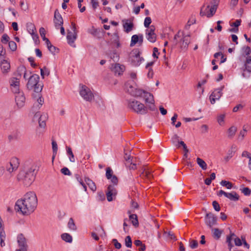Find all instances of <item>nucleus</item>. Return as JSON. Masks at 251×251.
<instances>
[{
  "label": "nucleus",
  "instance_id": "338daca9",
  "mask_svg": "<svg viewBox=\"0 0 251 251\" xmlns=\"http://www.w3.org/2000/svg\"><path fill=\"white\" fill-rule=\"evenodd\" d=\"M241 20H236L235 22L230 24V26H235L237 28L241 25Z\"/></svg>",
  "mask_w": 251,
  "mask_h": 251
},
{
  "label": "nucleus",
  "instance_id": "ddd939ff",
  "mask_svg": "<svg viewBox=\"0 0 251 251\" xmlns=\"http://www.w3.org/2000/svg\"><path fill=\"white\" fill-rule=\"evenodd\" d=\"M224 87L225 86L224 85L222 86L220 88L215 89L211 93L209 98L211 104H214L216 100H218L220 99L223 95L222 91Z\"/></svg>",
  "mask_w": 251,
  "mask_h": 251
},
{
  "label": "nucleus",
  "instance_id": "37998d69",
  "mask_svg": "<svg viewBox=\"0 0 251 251\" xmlns=\"http://www.w3.org/2000/svg\"><path fill=\"white\" fill-rule=\"evenodd\" d=\"M138 41H139V36H138V35H136V34L133 35L131 37V42H130V47H133L136 44L138 43Z\"/></svg>",
  "mask_w": 251,
  "mask_h": 251
},
{
  "label": "nucleus",
  "instance_id": "e2e57ef3",
  "mask_svg": "<svg viewBox=\"0 0 251 251\" xmlns=\"http://www.w3.org/2000/svg\"><path fill=\"white\" fill-rule=\"evenodd\" d=\"M30 34L31 35L32 39L34 41L35 43L36 44L38 43L39 40V36H38L37 33L35 32H34L33 33H31Z\"/></svg>",
  "mask_w": 251,
  "mask_h": 251
},
{
  "label": "nucleus",
  "instance_id": "4d7b16f0",
  "mask_svg": "<svg viewBox=\"0 0 251 251\" xmlns=\"http://www.w3.org/2000/svg\"><path fill=\"white\" fill-rule=\"evenodd\" d=\"M97 199L99 201H102L105 200V195L102 192L98 193Z\"/></svg>",
  "mask_w": 251,
  "mask_h": 251
},
{
  "label": "nucleus",
  "instance_id": "680f3d73",
  "mask_svg": "<svg viewBox=\"0 0 251 251\" xmlns=\"http://www.w3.org/2000/svg\"><path fill=\"white\" fill-rule=\"evenodd\" d=\"M9 36L7 34H4L2 36L1 41L4 44H6L9 41Z\"/></svg>",
  "mask_w": 251,
  "mask_h": 251
},
{
  "label": "nucleus",
  "instance_id": "412c9836",
  "mask_svg": "<svg viewBox=\"0 0 251 251\" xmlns=\"http://www.w3.org/2000/svg\"><path fill=\"white\" fill-rule=\"evenodd\" d=\"M15 96V101L16 102L17 105L19 107H22L24 106L25 98L23 92H19L17 93Z\"/></svg>",
  "mask_w": 251,
  "mask_h": 251
},
{
  "label": "nucleus",
  "instance_id": "5fc2aeb1",
  "mask_svg": "<svg viewBox=\"0 0 251 251\" xmlns=\"http://www.w3.org/2000/svg\"><path fill=\"white\" fill-rule=\"evenodd\" d=\"M9 47L12 51H15L17 49L16 44L13 41L9 42Z\"/></svg>",
  "mask_w": 251,
  "mask_h": 251
},
{
  "label": "nucleus",
  "instance_id": "c756f323",
  "mask_svg": "<svg viewBox=\"0 0 251 251\" xmlns=\"http://www.w3.org/2000/svg\"><path fill=\"white\" fill-rule=\"evenodd\" d=\"M197 164L203 170H205L207 169V164L202 159L198 157L197 158Z\"/></svg>",
  "mask_w": 251,
  "mask_h": 251
},
{
  "label": "nucleus",
  "instance_id": "4be33fe9",
  "mask_svg": "<svg viewBox=\"0 0 251 251\" xmlns=\"http://www.w3.org/2000/svg\"><path fill=\"white\" fill-rule=\"evenodd\" d=\"M53 21L56 28H58L60 25H62L63 24V18L57 9H56L54 12Z\"/></svg>",
  "mask_w": 251,
  "mask_h": 251
},
{
  "label": "nucleus",
  "instance_id": "c9c22d12",
  "mask_svg": "<svg viewBox=\"0 0 251 251\" xmlns=\"http://www.w3.org/2000/svg\"><path fill=\"white\" fill-rule=\"evenodd\" d=\"M67 153L70 155L69 160L72 162L75 161V156L73 153L71 148L70 147H67Z\"/></svg>",
  "mask_w": 251,
  "mask_h": 251
},
{
  "label": "nucleus",
  "instance_id": "f257e3e1",
  "mask_svg": "<svg viewBox=\"0 0 251 251\" xmlns=\"http://www.w3.org/2000/svg\"><path fill=\"white\" fill-rule=\"evenodd\" d=\"M37 198L34 192L26 193L21 199L18 200L15 205V209L23 215H29L33 213L37 207Z\"/></svg>",
  "mask_w": 251,
  "mask_h": 251
},
{
  "label": "nucleus",
  "instance_id": "393cba45",
  "mask_svg": "<svg viewBox=\"0 0 251 251\" xmlns=\"http://www.w3.org/2000/svg\"><path fill=\"white\" fill-rule=\"evenodd\" d=\"M84 180L87 185L92 191L94 192L96 190V185L91 179L89 177H85Z\"/></svg>",
  "mask_w": 251,
  "mask_h": 251
},
{
  "label": "nucleus",
  "instance_id": "58836bf2",
  "mask_svg": "<svg viewBox=\"0 0 251 251\" xmlns=\"http://www.w3.org/2000/svg\"><path fill=\"white\" fill-rule=\"evenodd\" d=\"M141 176L143 178H146L148 180H151V179L152 177V175L151 174V172L149 171H144L142 172L141 175Z\"/></svg>",
  "mask_w": 251,
  "mask_h": 251
},
{
  "label": "nucleus",
  "instance_id": "e433bc0d",
  "mask_svg": "<svg viewBox=\"0 0 251 251\" xmlns=\"http://www.w3.org/2000/svg\"><path fill=\"white\" fill-rule=\"evenodd\" d=\"M109 56L114 62H118L119 60V55L115 51L110 53Z\"/></svg>",
  "mask_w": 251,
  "mask_h": 251
},
{
  "label": "nucleus",
  "instance_id": "6e6d98bb",
  "mask_svg": "<svg viewBox=\"0 0 251 251\" xmlns=\"http://www.w3.org/2000/svg\"><path fill=\"white\" fill-rule=\"evenodd\" d=\"M151 18L149 17H147L144 20V26L145 27H149L150 25L151 24Z\"/></svg>",
  "mask_w": 251,
  "mask_h": 251
},
{
  "label": "nucleus",
  "instance_id": "79ce46f5",
  "mask_svg": "<svg viewBox=\"0 0 251 251\" xmlns=\"http://www.w3.org/2000/svg\"><path fill=\"white\" fill-rule=\"evenodd\" d=\"M41 75L42 78L43 79L45 75L48 76L50 75L49 70L46 67L40 69Z\"/></svg>",
  "mask_w": 251,
  "mask_h": 251
},
{
  "label": "nucleus",
  "instance_id": "f8f14e48",
  "mask_svg": "<svg viewBox=\"0 0 251 251\" xmlns=\"http://www.w3.org/2000/svg\"><path fill=\"white\" fill-rule=\"evenodd\" d=\"M19 166V159L16 157H14L11 159L9 164L6 166V171L11 175V173L18 168Z\"/></svg>",
  "mask_w": 251,
  "mask_h": 251
},
{
  "label": "nucleus",
  "instance_id": "052dcab7",
  "mask_svg": "<svg viewBox=\"0 0 251 251\" xmlns=\"http://www.w3.org/2000/svg\"><path fill=\"white\" fill-rule=\"evenodd\" d=\"M18 136V134L17 132L15 133L10 134L8 136V139L10 141L17 139Z\"/></svg>",
  "mask_w": 251,
  "mask_h": 251
},
{
  "label": "nucleus",
  "instance_id": "2f4dec72",
  "mask_svg": "<svg viewBox=\"0 0 251 251\" xmlns=\"http://www.w3.org/2000/svg\"><path fill=\"white\" fill-rule=\"evenodd\" d=\"M26 28L29 34L35 32V31L36 30V27L34 25L31 23H27Z\"/></svg>",
  "mask_w": 251,
  "mask_h": 251
},
{
  "label": "nucleus",
  "instance_id": "13d9d810",
  "mask_svg": "<svg viewBox=\"0 0 251 251\" xmlns=\"http://www.w3.org/2000/svg\"><path fill=\"white\" fill-rule=\"evenodd\" d=\"M37 94H38V98L37 99V104H38L37 106H39V105H40V106H41L44 103V99L40 96V93H38Z\"/></svg>",
  "mask_w": 251,
  "mask_h": 251
},
{
  "label": "nucleus",
  "instance_id": "0eeeda50",
  "mask_svg": "<svg viewBox=\"0 0 251 251\" xmlns=\"http://www.w3.org/2000/svg\"><path fill=\"white\" fill-rule=\"evenodd\" d=\"M180 33V31H179L175 35L174 38L175 41H176L177 38L180 37L179 35ZM181 34L182 38L180 41V48L182 50H187L188 45L190 43V35H185L183 32H181Z\"/></svg>",
  "mask_w": 251,
  "mask_h": 251
},
{
  "label": "nucleus",
  "instance_id": "423d86ee",
  "mask_svg": "<svg viewBox=\"0 0 251 251\" xmlns=\"http://www.w3.org/2000/svg\"><path fill=\"white\" fill-rule=\"evenodd\" d=\"M141 54V52L139 49H134L130 52L128 60L132 66H139L144 61Z\"/></svg>",
  "mask_w": 251,
  "mask_h": 251
},
{
  "label": "nucleus",
  "instance_id": "a878e982",
  "mask_svg": "<svg viewBox=\"0 0 251 251\" xmlns=\"http://www.w3.org/2000/svg\"><path fill=\"white\" fill-rule=\"evenodd\" d=\"M124 67L121 66L119 64H115L114 67L113 68V71L116 75H120L124 71Z\"/></svg>",
  "mask_w": 251,
  "mask_h": 251
},
{
  "label": "nucleus",
  "instance_id": "de8ad7c7",
  "mask_svg": "<svg viewBox=\"0 0 251 251\" xmlns=\"http://www.w3.org/2000/svg\"><path fill=\"white\" fill-rule=\"evenodd\" d=\"M125 245L127 248H131L132 246V241L131 237L127 236L125 239Z\"/></svg>",
  "mask_w": 251,
  "mask_h": 251
},
{
  "label": "nucleus",
  "instance_id": "603ef678",
  "mask_svg": "<svg viewBox=\"0 0 251 251\" xmlns=\"http://www.w3.org/2000/svg\"><path fill=\"white\" fill-rule=\"evenodd\" d=\"M241 192L245 196H250L251 194V190L248 187H245L242 189H241Z\"/></svg>",
  "mask_w": 251,
  "mask_h": 251
},
{
  "label": "nucleus",
  "instance_id": "3c124183",
  "mask_svg": "<svg viewBox=\"0 0 251 251\" xmlns=\"http://www.w3.org/2000/svg\"><path fill=\"white\" fill-rule=\"evenodd\" d=\"M189 246L192 249L197 248L198 246V243L197 241L195 240H191L190 241Z\"/></svg>",
  "mask_w": 251,
  "mask_h": 251
},
{
  "label": "nucleus",
  "instance_id": "ea45409f",
  "mask_svg": "<svg viewBox=\"0 0 251 251\" xmlns=\"http://www.w3.org/2000/svg\"><path fill=\"white\" fill-rule=\"evenodd\" d=\"M234 153L232 150H228L227 155L224 157V160L226 163H227L233 156Z\"/></svg>",
  "mask_w": 251,
  "mask_h": 251
},
{
  "label": "nucleus",
  "instance_id": "c03bdc74",
  "mask_svg": "<svg viewBox=\"0 0 251 251\" xmlns=\"http://www.w3.org/2000/svg\"><path fill=\"white\" fill-rule=\"evenodd\" d=\"M217 7L216 6V5H212L210 9V13H208L207 15V17L208 18H210L213 16V15L215 13L216 10H217Z\"/></svg>",
  "mask_w": 251,
  "mask_h": 251
},
{
  "label": "nucleus",
  "instance_id": "f03ea898",
  "mask_svg": "<svg viewBox=\"0 0 251 251\" xmlns=\"http://www.w3.org/2000/svg\"><path fill=\"white\" fill-rule=\"evenodd\" d=\"M134 80H129L126 84L127 92L132 96L136 98H143L146 103L150 104L148 108L151 111L155 110L154 100L152 94L144 91L142 89H138L134 86Z\"/></svg>",
  "mask_w": 251,
  "mask_h": 251
},
{
  "label": "nucleus",
  "instance_id": "09e8293b",
  "mask_svg": "<svg viewBox=\"0 0 251 251\" xmlns=\"http://www.w3.org/2000/svg\"><path fill=\"white\" fill-rule=\"evenodd\" d=\"M225 117V114H221L219 115L217 118V121L219 125L222 126L224 124V119Z\"/></svg>",
  "mask_w": 251,
  "mask_h": 251
},
{
  "label": "nucleus",
  "instance_id": "aec40b11",
  "mask_svg": "<svg viewBox=\"0 0 251 251\" xmlns=\"http://www.w3.org/2000/svg\"><path fill=\"white\" fill-rule=\"evenodd\" d=\"M122 23L124 31L128 33L132 30L134 25L131 19H124L122 20Z\"/></svg>",
  "mask_w": 251,
  "mask_h": 251
},
{
  "label": "nucleus",
  "instance_id": "dca6fc26",
  "mask_svg": "<svg viewBox=\"0 0 251 251\" xmlns=\"http://www.w3.org/2000/svg\"><path fill=\"white\" fill-rule=\"evenodd\" d=\"M217 218L212 213H207L205 217V223L209 227H212L216 224Z\"/></svg>",
  "mask_w": 251,
  "mask_h": 251
},
{
  "label": "nucleus",
  "instance_id": "39448f33",
  "mask_svg": "<svg viewBox=\"0 0 251 251\" xmlns=\"http://www.w3.org/2000/svg\"><path fill=\"white\" fill-rule=\"evenodd\" d=\"M39 76L37 74L31 75L26 84L27 88L28 90H33L37 93H40L42 90L43 85L39 83Z\"/></svg>",
  "mask_w": 251,
  "mask_h": 251
},
{
  "label": "nucleus",
  "instance_id": "5701e85b",
  "mask_svg": "<svg viewBox=\"0 0 251 251\" xmlns=\"http://www.w3.org/2000/svg\"><path fill=\"white\" fill-rule=\"evenodd\" d=\"M77 38V33H73L71 31L68 30L67 39L68 43L72 47L75 48V41Z\"/></svg>",
  "mask_w": 251,
  "mask_h": 251
},
{
  "label": "nucleus",
  "instance_id": "4c0bfd02",
  "mask_svg": "<svg viewBox=\"0 0 251 251\" xmlns=\"http://www.w3.org/2000/svg\"><path fill=\"white\" fill-rule=\"evenodd\" d=\"M39 32L41 37L42 38V39L45 41L46 44L48 42H49L50 40L45 36L46 31L44 27H42L40 28Z\"/></svg>",
  "mask_w": 251,
  "mask_h": 251
},
{
  "label": "nucleus",
  "instance_id": "473e14b6",
  "mask_svg": "<svg viewBox=\"0 0 251 251\" xmlns=\"http://www.w3.org/2000/svg\"><path fill=\"white\" fill-rule=\"evenodd\" d=\"M237 131V128L235 126H232L230 127L227 131L228 137L230 138H232L235 134Z\"/></svg>",
  "mask_w": 251,
  "mask_h": 251
},
{
  "label": "nucleus",
  "instance_id": "864d4df0",
  "mask_svg": "<svg viewBox=\"0 0 251 251\" xmlns=\"http://www.w3.org/2000/svg\"><path fill=\"white\" fill-rule=\"evenodd\" d=\"M179 136L177 134H174L171 139L172 143L176 146L179 142Z\"/></svg>",
  "mask_w": 251,
  "mask_h": 251
},
{
  "label": "nucleus",
  "instance_id": "9b49d317",
  "mask_svg": "<svg viewBox=\"0 0 251 251\" xmlns=\"http://www.w3.org/2000/svg\"><path fill=\"white\" fill-rule=\"evenodd\" d=\"M219 197L224 195L225 197L229 200L233 201H236L239 200V196L235 191H232L230 193L226 192L222 190H220L217 193Z\"/></svg>",
  "mask_w": 251,
  "mask_h": 251
},
{
  "label": "nucleus",
  "instance_id": "4468645a",
  "mask_svg": "<svg viewBox=\"0 0 251 251\" xmlns=\"http://www.w3.org/2000/svg\"><path fill=\"white\" fill-rule=\"evenodd\" d=\"M117 191L113 185H109L107 187L106 195L108 201H111L115 199Z\"/></svg>",
  "mask_w": 251,
  "mask_h": 251
},
{
  "label": "nucleus",
  "instance_id": "20e7f679",
  "mask_svg": "<svg viewBox=\"0 0 251 251\" xmlns=\"http://www.w3.org/2000/svg\"><path fill=\"white\" fill-rule=\"evenodd\" d=\"M127 107L137 114H145L148 112V108L145 105L134 99L127 101Z\"/></svg>",
  "mask_w": 251,
  "mask_h": 251
},
{
  "label": "nucleus",
  "instance_id": "774afa93",
  "mask_svg": "<svg viewBox=\"0 0 251 251\" xmlns=\"http://www.w3.org/2000/svg\"><path fill=\"white\" fill-rule=\"evenodd\" d=\"M91 3L94 9H95L99 6V2L97 0H91Z\"/></svg>",
  "mask_w": 251,
  "mask_h": 251
},
{
  "label": "nucleus",
  "instance_id": "2eb2a0df",
  "mask_svg": "<svg viewBox=\"0 0 251 251\" xmlns=\"http://www.w3.org/2000/svg\"><path fill=\"white\" fill-rule=\"evenodd\" d=\"M10 88L14 94L19 92L20 91V80L16 77H11L9 79Z\"/></svg>",
  "mask_w": 251,
  "mask_h": 251
},
{
  "label": "nucleus",
  "instance_id": "7ed1b4c3",
  "mask_svg": "<svg viewBox=\"0 0 251 251\" xmlns=\"http://www.w3.org/2000/svg\"><path fill=\"white\" fill-rule=\"evenodd\" d=\"M36 166L31 165L29 168H25L21 170L17 176L19 181H22L25 186H30L35 180Z\"/></svg>",
  "mask_w": 251,
  "mask_h": 251
},
{
  "label": "nucleus",
  "instance_id": "bf43d9fd",
  "mask_svg": "<svg viewBox=\"0 0 251 251\" xmlns=\"http://www.w3.org/2000/svg\"><path fill=\"white\" fill-rule=\"evenodd\" d=\"M212 205L213 206L214 209L216 211H219L220 210V206L219 204L217 201H214L212 202Z\"/></svg>",
  "mask_w": 251,
  "mask_h": 251
},
{
  "label": "nucleus",
  "instance_id": "0e129e2a",
  "mask_svg": "<svg viewBox=\"0 0 251 251\" xmlns=\"http://www.w3.org/2000/svg\"><path fill=\"white\" fill-rule=\"evenodd\" d=\"M112 242L114 244V246L116 249H120L121 248V247H122L121 244L118 242L117 239H113Z\"/></svg>",
  "mask_w": 251,
  "mask_h": 251
},
{
  "label": "nucleus",
  "instance_id": "c85d7f7f",
  "mask_svg": "<svg viewBox=\"0 0 251 251\" xmlns=\"http://www.w3.org/2000/svg\"><path fill=\"white\" fill-rule=\"evenodd\" d=\"M46 45L48 50L50 52H51V53L54 54L56 52H58V49L55 46L52 45L50 41L47 43Z\"/></svg>",
  "mask_w": 251,
  "mask_h": 251
},
{
  "label": "nucleus",
  "instance_id": "bb28decb",
  "mask_svg": "<svg viewBox=\"0 0 251 251\" xmlns=\"http://www.w3.org/2000/svg\"><path fill=\"white\" fill-rule=\"evenodd\" d=\"M61 239L66 242L71 243L73 241L72 236L69 233H64L61 235Z\"/></svg>",
  "mask_w": 251,
  "mask_h": 251
},
{
  "label": "nucleus",
  "instance_id": "f704fd0d",
  "mask_svg": "<svg viewBox=\"0 0 251 251\" xmlns=\"http://www.w3.org/2000/svg\"><path fill=\"white\" fill-rule=\"evenodd\" d=\"M51 144H52V151H53L52 159V160H53L57 154L58 148H57V143L55 141H52Z\"/></svg>",
  "mask_w": 251,
  "mask_h": 251
},
{
  "label": "nucleus",
  "instance_id": "9d476101",
  "mask_svg": "<svg viewBox=\"0 0 251 251\" xmlns=\"http://www.w3.org/2000/svg\"><path fill=\"white\" fill-rule=\"evenodd\" d=\"M124 159L126 161L125 165L130 170H135L137 169V159L135 157H131L127 153L125 154Z\"/></svg>",
  "mask_w": 251,
  "mask_h": 251
},
{
  "label": "nucleus",
  "instance_id": "7c9ffc66",
  "mask_svg": "<svg viewBox=\"0 0 251 251\" xmlns=\"http://www.w3.org/2000/svg\"><path fill=\"white\" fill-rule=\"evenodd\" d=\"M68 227L70 230L74 231L76 230V226H75V222L72 218H70L69 219L68 223Z\"/></svg>",
  "mask_w": 251,
  "mask_h": 251
},
{
  "label": "nucleus",
  "instance_id": "69168bd1",
  "mask_svg": "<svg viewBox=\"0 0 251 251\" xmlns=\"http://www.w3.org/2000/svg\"><path fill=\"white\" fill-rule=\"evenodd\" d=\"M164 234H167V236L169 237L170 238V239H171L175 240H176L175 235L171 231L165 232Z\"/></svg>",
  "mask_w": 251,
  "mask_h": 251
},
{
  "label": "nucleus",
  "instance_id": "cd10ccee",
  "mask_svg": "<svg viewBox=\"0 0 251 251\" xmlns=\"http://www.w3.org/2000/svg\"><path fill=\"white\" fill-rule=\"evenodd\" d=\"M129 220L131 221L132 225L135 226H138L139 225V222L138 220V217L136 214H130L129 216Z\"/></svg>",
  "mask_w": 251,
  "mask_h": 251
},
{
  "label": "nucleus",
  "instance_id": "b1692460",
  "mask_svg": "<svg viewBox=\"0 0 251 251\" xmlns=\"http://www.w3.org/2000/svg\"><path fill=\"white\" fill-rule=\"evenodd\" d=\"M0 69L2 74L6 75L10 70V65L9 62L5 59L0 61Z\"/></svg>",
  "mask_w": 251,
  "mask_h": 251
},
{
  "label": "nucleus",
  "instance_id": "a19ab883",
  "mask_svg": "<svg viewBox=\"0 0 251 251\" xmlns=\"http://www.w3.org/2000/svg\"><path fill=\"white\" fill-rule=\"evenodd\" d=\"M220 184L223 186H225L228 189H230L233 187V184L228 181L226 180H222L220 182Z\"/></svg>",
  "mask_w": 251,
  "mask_h": 251
},
{
  "label": "nucleus",
  "instance_id": "a211bd4d",
  "mask_svg": "<svg viewBox=\"0 0 251 251\" xmlns=\"http://www.w3.org/2000/svg\"><path fill=\"white\" fill-rule=\"evenodd\" d=\"M35 120L36 119L38 120L39 126L41 127H45L46 126V121L48 119V115L47 114H43L40 115V113L36 112L33 118Z\"/></svg>",
  "mask_w": 251,
  "mask_h": 251
},
{
  "label": "nucleus",
  "instance_id": "6ab92c4d",
  "mask_svg": "<svg viewBox=\"0 0 251 251\" xmlns=\"http://www.w3.org/2000/svg\"><path fill=\"white\" fill-rule=\"evenodd\" d=\"M17 242L18 243L19 246L20 248V249H22L23 251H27L26 239L23 234H21L18 236Z\"/></svg>",
  "mask_w": 251,
  "mask_h": 251
},
{
  "label": "nucleus",
  "instance_id": "72a5a7b5",
  "mask_svg": "<svg viewBox=\"0 0 251 251\" xmlns=\"http://www.w3.org/2000/svg\"><path fill=\"white\" fill-rule=\"evenodd\" d=\"M222 231L220 230L219 228H214V232L213 233V236L216 240H219L221 237Z\"/></svg>",
  "mask_w": 251,
  "mask_h": 251
},
{
  "label": "nucleus",
  "instance_id": "1a4fd4ad",
  "mask_svg": "<svg viewBox=\"0 0 251 251\" xmlns=\"http://www.w3.org/2000/svg\"><path fill=\"white\" fill-rule=\"evenodd\" d=\"M80 96L86 101H90L94 98V95L90 90V89L86 86L82 85L79 91Z\"/></svg>",
  "mask_w": 251,
  "mask_h": 251
},
{
  "label": "nucleus",
  "instance_id": "49530a36",
  "mask_svg": "<svg viewBox=\"0 0 251 251\" xmlns=\"http://www.w3.org/2000/svg\"><path fill=\"white\" fill-rule=\"evenodd\" d=\"M5 50L2 45L0 44V61L5 59Z\"/></svg>",
  "mask_w": 251,
  "mask_h": 251
},
{
  "label": "nucleus",
  "instance_id": "f3484780",
  "mask_svg": "<svg viewBox=\"0 0 251 251\" xmlns=\"http://www.w3.org/2000/svg\"><path fill=\"white\" fill-rule=\"evenodd\" d=\"M155 27L151 25L150 28L146 30L147 39L151 43H154L156 40V35L154 33Z\"/></svg>",
  "mask_w": 251,
  "mask_h": 251
},
{
  "label": "nucleus",
  "instance_id": "6e6552de",
  "mask_svg": "<svg viewBox=\"0 0 251 251\" xmlns=\"http://www.w3.org/2000/svg\"><path fill=\"white\" fill-rule=\"evenodd\" d=\"M241 70L242 76L244 78H249L251 73V56L247 57L244 66Z\"/></svg>",
  "mask_w": 251,
  "mask_h": 251
},
{
  "label": "nucleus",
  "instance_id": "a18cd8bd",
  "mask_svg": "<svg viewBox=\"0 0 251 251\" xmlns=\"http://www.w3.org/2000/svg\"><path fill=\"white\" fill-rule=\"evenodd\" d=\"M113 171L112 170V169L108 167L106 168L105 175H106V178L108 179H110L111 178V176H113Z\"/></svg>",
  "mask_w": 251,
  "mask_h": 251
},
{
  "label": "nucleus",
  "instance_id": "8fccbe9b",
  "mask_svg": "<svg viewBox=\"0 0 251 251\" xmlns=\"http://www.w3.org/2000/svg\"><path fill=\"white\" fill-rule=\"evenodd\" d=\"M60 171L62 174L66 176H71L72 174L70 171L67 167H64L62 168Z\"/></svg>",
  "mask_w": 251,
  "mask_h": 251
}]
</instances>
